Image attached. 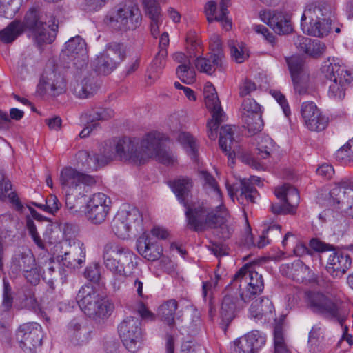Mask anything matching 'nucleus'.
Returning <instances> with one entry per match:
<instances>
[{
	"label": "nucleus",
	"instance_id": "1",
	"mask_svg": "<svg viewBox=\"0 0 353 353\" xmlns=\"http://www.w3.org/2000/svg\"><path fill=\"white\" fill-rule=\"evenodd\" d=\"M165 139V136L158 132L147 134L140 142L135 138L124 137L117 140L114 145L115 152L110 155L113 159L117 157L136 165L143 164L152 157L164 165H172L176 161L175 157L164 148Z\"/></svg>",
	"mask_w": 353,
	"mask_h": 353
},
{
	"label": "nucleus",
	"instance_id": "2",
	"mask_svg": "<svg viewBox=\"0 0 353 353\" xmlns=\"http://www.w3.org/2000/svg\"><path fill=\"white\" fill-rule=\"evenodd\" d=\"M334 14V7L330 3H310L302 14L301 28L305 33L313 37L327 36L331 31Z\"/></svg>",
	"mask_w": 353,
	"mask_h": 353
},
{
	"label": "nucleus",
	"instance_id": "3",
	"mask_svg": "<svg viewBox=\"0 0 353 353\" xmlns=\"http://www.w3.org/2000/svg\"><path fill=\"white\" fill-rule=\"evenodd\" d=\"M321 73L328 86L329 98L334 101L343 99L346 90L353 81L352 74L334 58H329L323 62Z\"/></svg>",
	"mask_w": 353,
	"mask_h": 353
},
{
	"label": "nucleus",
	"instance_id": "4",
	"mask_svg": "<svg viewBox=\"0 0 353 353\" xmlns=\"http://www.w3.org/2000/svg\"><path fill=\"white\" fill-rule=\"evenodd\" d=\"M103 258L106 268L114 274H123L130 277L137 270L134 253L116 243L109 242L105 244Z\"/></svg>",
	"mask_w": 353,
	"mask_h": 353
},
{
	"label": "nucleus",
	"instance_id": "5",
	"mask_svg": "<svg viewBox=\"0 0 353 353\" xmlns=\"http://www.w3.org/2000/svg\"><path fill=\"white\" fill-rule=\"evenodd\" d=\"M185 215L187 227L194 232H202L209 228H214L220 218L218 216L219 209L212 208L206 201H198L188 203Z\"/></svg>",
	"mask_w": 353,
	"mask_h": 353
},
{
	"label": "nucleus",
	"instance_id": "6",
	"mask_svg": "<svg viewBox=\"0 0 353 353\" xmlns=\"http://www.w3.org/2000/svg\"><path fill=\"white\" fill-rule=\"evenodd\" d=\"M24 32L28 30L31 32L36 44L41 47L43 44L51 43L56 37L54 29H48L43 15L36 8H30L26 14L23 21H21Z\"/></svg>",
	"mask_w": 353,
	"mask_h": 353
},
{
	"label": "nucleus",
	"instance_id": "7",
	"mask_svg": "<svg viewBox=\"0 0 353 353\" xmlns=\"http://www.w3.org/2000/svg\"><path fill=\"white\" fill-rule=\"evenodd\" d=\"M234 285H239V292L250 301L261 294L264 288L263 276L252 270L248 264L243 265L235 274L232 281Z\"/></svg>",
	"mask_w": 353,
	"mask_h": 353
},
{
	"label": "nucleus",
	"instance_id": "8",
	"mask_svg": "<svg viewBox=\"0 0 353 353\" xmlns=\"http://www.w3.org/2000/svg\"><path fill=\"white\" fill-rule=\"evenodd\" d=\"M125 48L123 44L110 43L105 50L94 59L92 65L99 74H109L125 59Z\"/></svg>",
	"mask_w": 353,
	"mask_h": 353
},
{
	"label": "nucleus",
	"instance_id": "9",
	"mask_svg": "<svg viewBox=\"0 0 353 353\" xmlns=\"http://www.w3.org/2000/svg\"><path fill=\"white\" fill-rule=\"evenodd\" d=\"M119 336L125 348L131 352H137L141 348L143 334L139 318L128 316L118 326Z\"/></svg>",
	"mask_w": 353,
	"mask_h": 353
},
{
	"label": "nucleus",
	"instance_id": "10",
	"mask_svg": "<svg viewBox=\"0 0 353 353\" xmlns=\"http://www.w3.org/2000/svg\"><path fill=\"white\" fill-rule=\"evenodd\" d=\"M142 216L139 210L134 207H123L121 208L113 219L111 228L116 236L121 239L129 236V232L133 228L140 226Z\"/></svg>",
	"mask_w": 353,
	"mask_h": 353
},
{
	"label": "nucleus",
	"instance_id": "11",
	"mask_svg": "<svg viewBox=\"0 0 353 353\" xmlns=\"http://www.w3.org/2000/svg\"><path fill=\"white\" fill-rule=\"evenodd\" d=\"M42 327L34 322L24 323L16 332V340L24 353H36L42 345Z\"/></svg>",
	"mask_w": 353,
	"mask_h": 353
},
{
	"label": "nucleus",
	"instance_id": "12",
	"mask_svg": "<svg viewBox=\"0 0 353 353\" xmlns=\"http://www.w3.org/2000/svg\"><path fill=\"white\" fill-rule=\"evenodd\" d=\"M59 179L63 191L70 194H83L85 186L92 185L96 183L92 176L81 173L71 167L61 170Z\"/></svg>",
	"mask_w": 353,
	"mask_h": 353
},
{
	"label": "nucleus",
	"instance_id": "13",
	"mask_svg": "<svg viewBox=\"0 0 353 353\" xmlns=\"http://www.w3.org/2000/svg\"><path fill=\"white\" fill-rule=\"evenodd\" d=\"M329 204L353 217V188L348 181H341L335 184L330 192Z\"/></svg>",
	"mask_w": 353,
	"mask_h": 353
},
{
	"label": "nucleus",
	"instance_id": "14",
	"mask_svg": "<svg viewBox=\"0 0 353 353\" xmlns=\"http://www.w3.org/2000/svg\"><path fill=\"white\" fill-rule=\"evenodd\" d=\"M305 296L307 305L313 312L328 319L339 316L337 305L327 296L316 292H307Z\"/></svg>",
	"mask_w": 353,
	"mask_h": 353
},
{
	"label": "nucleus",
	"instance_id": "15",
	"mask_svg": "<svg viewBox=\"0 0 353 353\" xmlns=\"http://www.w3.org/2000/svg\"><path fill=\"white\" fill-rule=\"evenodd\" d=\"M247 302L248 301L243 296V294L239 292L230 291V288H228L227 292L223 298L220 309L222 321L227 324L230 323L237 312L245 307Z\"/></svg>",
	"mask_w": 353,
	"mask_h": 353
},
{
	"label": "nucleus",
	"instance_id": "16",
	"mask_svg": "<svg viewBox=\"0 0 353 353\" xmlns=\"http://www.w3.org/2000/svg\"><path fill=\"white\" fill-rule=\"evenodd\" d=\"M110 203V200L105 194H94L87 203L86 216L94 224L101 223L109 213Z\"/></svg>",
	"mask_w": 353,
	"mask_h": 353
},
{
	"label": "nucleus",
	"instance_id": "17",
	"mask_svg": "<svg viewBox=\"0 0 353 353\" xmlns=\"http://www.w3.org/2000/svg\"><path fill=\"white\" fill-rule=\"evenodd\" d=\"M254 184L263 185L261 178L256 176H252L249 180L243 179L241 180L238 187L226 185L228 195L232 199L236 196L239 203H243L244 200L247 202L254 203L257 195V191L253 186Z\"/></svg>",
	"mask_w": 353,
	"mask_h": 353
},
{
	"label": "nucleus",
	"instance_id": "18",
	"mask_svg": "<svg viewBox=\"0 0 353 353\" xmlns=\"http://www.w3.org/2000/svg\"><path fill=\"white\" fill-rule=\"evenodd\" d=\"M265 341V336L262 333L252 331L234 341L231 353H257Z\"/></svg>",
	"mask_w": 353,
	"mask_h": 353
},
{
	"label": "nucleus",
	"instance_id": "19",
	"mask_svg": "<svg viewBox=\"0 0 353 353\" xmlns=\"http://www.w3.org/2000/svg\"><path fill=\"white\" fill-rule=\"evenodd\" d=\"M242 114L244 123L250 132L255 134L263 126L261 105L252 99H245L242 103Z\"/></svg>",
	"mask_w": 353,
	"mask_h": 353
},
{
	"label": "nucleus",
	"instance_id": "20",
	"mask_svg": "<svg viewBox=\"0 0 353 353\" xmlns=\"http://www.w3.org/2000/svg\"><path fill=\"white\" fill-rule=\"evenodd\" d=\"M70 249L62 255H57L54 259L68 268L74 269L85 261V248L83 243L79 240H73L69 243Z\"/></svg>",
	"mask_w": 353,
	"mask_h": 353
},
{
	"label": "nucleus",
	"instance_id": "21",
	"mask_svg": "<svg viewBox=\"0 0 353 353\" xmlns=\"http://www.w3.org/2000/svg\"><path fill=\"white\" fill-rule=\"evenodd\" d=\"M63 56L68 57L74 65L83 68L87 63L88 54L86 43L79 36L71 38L65 43V48L63 51Z\"/></svg>",
	"mask_w": 353,
	"mask_h": 353
},
{
	"label": "nucleus",
	"instance_id": "22",
	"mask_svg": "<svg viewBox=\"0 0 353 353\" xmlns=\"http://www.w3.org/2000/svg\"><path fill=\"white\" fill-rule=\"evenodd\" d=\"M260 17L278 34H287L292 31L290 19L282 12L265 10L260 13Z\"/></svg>",
	"mask_w": 353,
	"mask_h": 353
},
{
	"label": "nucleus",
	"instance_id": "23",
	"mask_svg": "<svg viewBox=\"0 0 353 353\" xmlns=\"http://www.w3.org/2000/svg\"><path fill=\"white\" fill-rule=\"evenodd\" d=\"M114 115V112L110 108H94L88 110L84 113L87 125L79 133L81 138L88 137L91 132L99 127V121H105L111 119Z\"/></svg>",
	"mask_w": 353,
	"mask_h": 353
},
{
	"label": "nucleus",
	"instance_id": "24",
	"mask_svg": "<svg viewBox=\"0 0 353 353\" xmlns=\"http://www.w3.org/2000/svg\"><path fill=\"white\" fill-rule=\"evenodd\" d=\"M3 300L1 305V310L3 314H1V315L3 316L1 319L0 318V335H1L2 339L9 342L11 336L10 325L6 321H2L1 319H6L8 318V312L12 307L13 297L12 294V288L9 282L6 279H3Z\"/></svg>",
	"mask_w": 353,
	"mask_h": 353
},
{
	"label": "nucleus",
	"instance_id": "25",
	"mask_svg": "<svg viewBox=\"0 0 353 353\" xmlns=\"http://www.w3.org/2000/svg\"><path fill=\"white\" fill-rule=\"evenodd\" d=\"M137 250L143 257L151 261L158 260L163 254L162 246L145 233L137 239Z\"/></svg>",
	"mask_w": 353,
	"mask_h": 353
},
{
	"label": "nucleus",
	"instance_id": "26",
	"mask_svg": "<svg viewBox=\"0 0 353 353\" xmlns=\"http://www.w3.org/2000/svg\"><path fill=\"white\" fill-rule=\"evenodd\" d=\"M229 6V0H221L219 3V10H217L216 5L214 1H208L206 3L205 10L208 21H220L223 27L228 30L232 28V22L228 18V7Z\"/></svg>",
	"mask_w": 353,
	"mask_h": 353
},
{
	"label": "nucleus",
	"instance_id": "27",
	"mask_svg": "<svg viewBox=\"0 0 353 353\" xmlns=\"http://www.w3.org/2000/svg\"><path fill=\"white\" fill-rule=\"evenodd\" d=\"M34 256L30 250L21 248L16 250L12 255L10 270L15 274L27 272L28 269L35 265Z\"/></svg>",
	"mask_w": 353,
	"mask_h": 353
},
{
	"label": "nucleus",
	"instance_id": "28",
	"mask_svg": "<svg viewBox=\"0 0 353 353\" xmlns=\"http://www.w3.org/2000/svg\"><path fill=\"white\" fill-rule=\"evenodd\" d=\"M350 256L343 252H334L329 256L327 270L333 277H341L351 267Z\"/></svg>",
	"mask_w": 353,
	"mask_h": 353
},
{
	"label": "nucleus",
	"instance_id": "29",
	"mask_svg": "<svg viewBox=\"0 0 353 353\" xmlns=\"http://www.w3.org/2000/svg\"><path fill=\"white\" fill-rule=\"evenodd\" d=\"M79 163L86 170H97L98 168L108 164L113 160L111 155L97 154L88 150H81L77 154Z\"/></svg>",
	"mask_w": 353,
	"mask_h": 353
},
{
	"label": "nucleus",
	"instance_id": "30",
	"mask_svg": "<svg viewBox=\"0 0 353 353\" xmlns=\"http://www.w3.org/2000/svg\"><path fill=\"white\" fill-rule=\"evenodd\" d=\"M219 143L229 161H231V163H234L239 145L234 139V130L230 125H223L221 128Z\"/></svg>",
	"mask_w": 353,
	"mask_h": 353
},
{
	"label": "nucleus",
	"instance_id": "31",
	"mask_svg": "<svg viewBox=\"0 0 353 353\" xmlns=\"http://www.w3.org/2000/svg\"><path fill=\"white\" fill-rule=\"evenodd\" d=\"M222 55L220 53H211L208 58L198 57L194 65L199 72L211 75L216 69L222 67Z\"/></svg>",
	"mask_w": 353,
	"mask_h": 353
},
{
	"label": "nucleus",
	"instance_id": "32",
	"mask_svg": "<svg viewBox=\"0 0 353 353\" xmlns=\"http://www.w3.org/2000/svg\"><path fill=\"white\" fill-rule=\"evenodd\" d=\"M275 195L278 199L285 202L290 209L288 211L292 212L293 214L296 212L300 199L296 188L290 185L285 184L275 190Z\"/></svg>",
	"mask_w": 353,
	"mask_h": 353
},
{
	"label": "nucleus",
	"instance_id": "33",
	"mask_svg": "<svg viewBox=\"0 0 353 353\" xmlns=\"http://www.w3.org/2000/svg\"><path fill=\"white\" fill-rule=\"evenodd\" d=\"M123 12L125 15L126 30H132L139 27L142 21V16L138 6L133 1L123 3Z\"/></svg>",
	"mask_w": 353,
	"mask_h": 353
},
{
	"label": "nucleus",
	"instance_id": "34",
	"mask_svg": "<svg viewBox=\"0 0 353 353\" xmlns=\"http://www.w3.org/2000/svg\"><path fill=\"white\" fill-rule=\"evenodd\" d=\"M94 77L87 71L82 72V79L77 81L74 85V92L79 98H88L97 90Z\"/></svg>",
	"mask_w": 353,
	"mask_h": 353
},
{
	"label": "nucleus",
	"instance_id": "35",
	"mask_svg": "<svg viewBox=\"0 0 353 353\" xmlns=\"http://www.w3.org/2000/svg\"><path fill=\"white\" fill-rule=\"evenodd\" d=\"M170 187L179 201L183 205H186L189 203L188 198L192 188V180L188 177L179 178L171 182Z\"/></svg>",
	"mask_w": 353,
	"mask_h": 353
},
{
	"label": "nucleus",
	"instance_id": "36",
	"mask_svg": "<svg viewBox=\"0 0 353 353\" xmlns=\"http://www.w3.org/2000/svg\"><path fill=\"white\" fill-rule=\"evenodd\" d=\"M274 310L272 301L267 297L254 300L250 307V314L254 319H261L271 315Z\"/></svg>",
	"mask_w": 353,
	"mask_h": 353
},
{
	"label": "nucleus",
	"instance_id": "37",
	"mask_svg": "<svg viewBox=\"0 0 353 353\" xmlns=\"http://www.w3.org/2000/svg\"><path fill=\"white\" fill-rule=\"evenodd\" d=\"M124 15L123 4H120L118 8L108 13L104 19V22L108 26L115 30L127 31Z\"/></svg>",
	"mask_w": 353,
	"mask_h": 353
},
{
	"label": "nucleus",
	"instance_id": "38",
	"mask_svg": "<svg viewBox=\"0 0 353 353\" xmlns=\"http://www.w3.org/2000/svg\"><path fill=\"white\" fill-rule=\"evenodd\" d=\"M216 209H219L218 216L220 218V220L214 228H219L218 235L221 239L224 240L228 239L234 231V225L227 220V212L222 204L217 205Z\"/></svg>",
	"mask_w": 353,
	"mask_h": 353
},
{
	"label": "nucleus",
	"instance_id": "39",
	"mask_svg": "<svg viewBox=\"0 0 353 353\" xmlns=\"http://www.w3.org/2000/svg\"><path fill=\"white\" fill-rule=\"evenodd\" d=\"M23 32L21 21L15 19L0 31V41L4 43H11Z\"/></svg>",
	"mask_w": 353,
	"mask_h": 353
},
{
	"label": "nucleus",
	"instance_id": "40",
	"mask_svg": "<svg viewBox=\"0 0 353 353\" xmlns=\"http://www.w3.org/2000/svg\"><path fill=\"white\" fill-rule=\"evenodd\" d=\"M178 303L175 299H170L161 304L158 309V316L169 326L174 324V316Z\"/></svg>",
	"mask_w": 353,
	"mask_h": 353
},
{
	"label": "nucleus",
	"instance_id": "41",
	"mask_svg": "<svg viewBox=\"0 0 353 353\" xmlns=\"http://www.w3.org/2000/svg\"><path fill=\"white\" fill-rule=\"evenodd\" d=\"M203 93L205 105L207 108L212 112V113H214V112L224 113L221 108L220 101L216 89L211 83L208 82L205 83Z\"/></svg>",
	"mask_w": 353,
	"mask_h": 353
},
{
	"label": "nucleus",
	"instance_id": "42",
	"mask_svg": "<svg viewBox=\"0 0 353 353\" xmlns=\"http://www.w3.org/2000/svg\"><path fill=\"white\" fill-rule=\"evenodd\" d=\"M199 176L203 180V185L209 194H212V196L222 204V194L221 190L216 181L215 179L207 171L202 170L199 172Z\"/></svg>",
	"mask_w": 353,
	"mask_h": 353
},
{
	"label": "nucleus",
	"instance_id": "43",
	"mask_svg": "<svg viewBox=\"0 0 353 353\" xmlns=\"http://www.w3.org/2000/svg\"><path fill=\"white\" fill-rule=\"evenodd\" d=\"M286 62L292 79H296L304 74H309L304 59L300 56L294 55L286 58Z\"/></svg>",
	"mask_w": 353,
	"mask_h": 353
},
{
	"label": "nucleus",
	"instance_id": "44",
	"mask_svg": "<svg viewBox=\"0 0 353 353\" xmlns=\"http://www.w3.org/2000/svg\"><path fill=\"white\" fill-rule=\"evenodd\" d=\"M291 272L294 279L301 283L309 281L314 275L310 268L300 260H296L291 264Z\"/></svg>",
	"mask_w": 353,
	"mask_h": 353
},
{
	"label": "nucleus",
	"instance_id": "45",
	"mask_svg": "<svg viewBox=\"0 0 353 353\" xmlns=\"http://www.w3.org/2000/svg\"><path fill=\"white\" fill-rule=\"evenodd\" d=\"M88 330L82 328L75 321H72L68 327V335L74 345H81L88 341Z\"/></svg>",
	"mask_w": 353,
	"mask_h": 353
},
{
	"label": "nucleus",
	"instance_id": "46",
	"mask_svg": "<svg viewBox=\"0 0 353 353\" xmlns=\"http://www.w3.org/2000/svg\"><path fill=\"white\" fill-rule=\"evenodd\" d=\"M52 263L53 261H50L48 267L43 271V279L51 289H54V283L59 280L63 283L65 281V276H63V271L60 269L59 265H57L56 268Z\"/></svg>",
	"mask_w": 353,
	"mask_h": 353
},
{
	"label": "nucleus",
	"instance_id": "47",
	"mask_svg": "<svg viewBox=\"0 0 353 353\" xmlns=\"http://www.w3.org/2000/svg\"><path fill=\"white\" fill-rule=\"evenodd\" d=\"M98 292L91 285H85L81 288L77 295V302L83 312L86 307L90 304L93 299L96 298Z\"/></svg>",
	"mask_w": 353,
	"mask_h": 353
},
{
	"label": "nucleus",
	"instance_id": "48",
	"mask_svg": "<svg viewBox=\"0 0 353 353\" xmlns=\"http://www.w3.org/2000/svg\"><path fill=\"white\" fill-rule=\"evenodd\" d=\"M228 45L231 56L236 63H241L248 58L249 54L243 43L230 41Z\"/></svg>",
	"mask_w": 353,
	"mask_h": 353
},
{
	"label": "nucleus",
	"instance_id": "49",
	"mask_svg": "<svg viewBox=\"0 0 353 353\" xmlns=\"http://www.w3.org/2000/svg\"><path fill=\"white\" fill-rule=\"evenodd\" d=\"M55 77L56 74L54 72L50 73L49 77L43 74L39 85L42 87L45 90L50 89L51 91L54 92V94H59L63 90V87L61 85L63 83H59V82L54 83V81L52 80V77Z\"/></svg>",
	"mask_w": 353,
	"mask_h": 353
},
{
	"label": "nucleus",
	"instance_id": "50",
	"mask_svg": "<svg viewBox=\"0 0 353 353\" xmlns=\"http://www.w3.org/2000/svg\"><path fill=\"white\" fill-rule=\"evenodd\" d=\"M314 116L310 119L311 121H307L305 123L306 127L311 131L320 132L324 130L328 125V117L323 114L321 111L316 112Z\"/></svg>",
	"mask_w": 353,
	"mask_h": 353
},
{
	"label": "nucleus",
	"instance_id": "51",
	"mask_svg": "<svg viewBox=\"0 0 353 353\" xmlns=\"http://www.w3.org/2000/svg\"><path fill=\"white\" fill-rule=\"evenodd\" d=\"M179 142L187 150L192 158H196L197 143L194 137L188 132H181L178 136Z\"/></svg>",
	"mask_w": 353,
	"mask_h": 353
},
{
	"label": "nucleus",
	"instance_id": "52",
	"mask_svg": "<svg viewBox=\"0 0 353 353\" xmlns=\"http://www.w3.org/2000/svg\"><path fill=\"white\" fill-rule=\"evenodd\" d=\"M178 78L186 84H191L195 81L196 72L192 65H179L176 70Z\"/></svg>",
	"mask_w": 353,
	"mask_h": 353
},
{
	"label": "nucleus",
	"instance_id": "53",
	"mask_svg": "<svg viewBox=\"0 0 353 353\" xmlns=\"http://www.w3.org/2000/svg\"><path fill=\"white\" fill-rule=\"evenodd\" d=\"M281 225L278 224H272L264 229L261 235L259 236V239L257 241L256 246L259 248H263L265 245L270 243L269 239L270 234H274L275 236H278L281 234Z\"/></svg>",
	"mask_w": 353,
	"mask_h": 353
},
{
	"label": "nucleus",
	"instance_id": "54",
	"mask_svg": "<svg viewBox=\"0 0 353 353\" xmlns=\"http://www.w3.org/2000/svg\"><path fill=\"white\" fill-rule=\"evenodd\" d=\"M212 114V119L207 125L208 128V135L210 139L214 140L217 136L219 125L224 121L225 115L224 113H219L218 112Z\"/></svg>",
	"mask_w": 353,
	"mask_h": 353
},
{
	"label": "nucleus",
	"instance_id": "55",
	"mask_svg": "<svg viewBox=\"0 0 353 353\" xmlns=\"http://www.w3.org/2000/svg\"><path fill=\"white\" fill-rule=\"evenodd\" d=\"M96 316L99 319L108 318L114 310V305L105 297L103 296L96 307Z\"/></svg>",
	"mask_w": 353,
	"mask_h": 353
},
{
	"label": "nucleus",
	"instance_id": "56",
	"mask_svg": "<svg viewBox=\"0 0 353 353\" xmlns=\"http://www.w3.org/2000/svg\"><path fill=\"white\" fill-rule=\"evenodd\" d=\"M143 5L146 14L150 19L163 17L161 8L156 0H143Z\"/></svg>",
	"mask_w": 353,
	"mask_h": 353
},
{
	"label": "nucleus",
	"instance_id": "57",
	"mask_svg": "<svg viewBox=\"0 0 353 353\" xmlns=\"http://www.w3.org/2000/svg\"><path fill=\"white\" fill-rule=\"evenodd\" d=\"M26 228L28 230L32 240L37 245V247L41 250H45V243L40 238L39 233L37 232V227L33 221L32 219L30 216H27L26 219Z\"/></svg>",
	"mask_w": 353,
	"mask_h": 353
},
{
	"label": "nucleus",
	"instance_id": "58",
	"mask_svg": "<svg viewBox=\"0 0 353 353\" xmlns=\"http://www.w3.org/2000/svg\"><path fill=\"white\" fill-rule=\"evenodd\" d=\"M22 305L23 307L32 310L36 313L41 311L39 304L35 297L34 292L32 290H28L25 292Z\"/></svg>",
	"mask_w": 353,
	"mask_h": 353
},
{
	"label": "nucleus",
	"instance_id": "59",
	"mask_svg": "<svg viewBox=\"0 0 353 353\" xmlns=\"http://www.w3.org/2000/svg\"><path fill=\"white\" fill-rule=\"evenodd\" d=\"M321 110L317 108L316 105L313 102H305L301 105V112L302 117L306 123L310 120L316 112H319Z\"/></svg>",
	"mask_w": 353,
	"mask_h": 353
},
{
	"label": "nucleus",
	"instance_id": "60",
	"mask_svg": "<svg viewBox=\"0 0 353 353\" xmlns=\"http://www.w3.org/2000/svg\"><path fill=\"white\" fill-rule=\"evenodd\" d=\"M326 46L324 43L318 39H312L307 54L313 58H319L324 54Z\"/></svg>",
	"mask_w": 353,
	"mask_h": 353
},
{
	"label": "nucleus",
	"instance_id": "61",
	"mask_svg": "<svg viewBox=\"0 0 353 353\" xmlns=\"http://www.w3.org/2000/svg\"><path fill=\"white\" fill-rule=\"evenodd\" d=\"M264 141L265 143H268V146H263V143H257V150L262 159L270 157L275 150V143L270 137L264 136Z\"/></svg>",
	"mask_w": 353,
	"mask_h": 353
},
{
	"label": "nucleus",
	"instance_id": "62",
	"mask_svg": "<svg viewBox=\"0 0 353 353\" xmlns=\"http://www.w3.org/2000/svg\"><path fill=\"white\" fill-rule=\"evenodd\" d=\"M294 88L299 94H305L307 92L309 74H304L296 79H292Z\"/></svg>",
	"mask_w": 353,
	"mask_h": 353
},
{
	"label": "nucleus",
	"instance_id": "63",
	"mask_svg": "<svg viewBox=\"0 0 353 353\" xmlns=\"http://www.w3.org/2000/svg\"><path fill=\"white\" fill-rule=\"evenodd\" d=\"M22 274L26 281L33 285H37L40 281L41 274L37 263L31 268L28 269L27 272H23Z\"/></svg>",
	"mask_w": 353,
	"mask_h": 353
},
{
	"label": "nucleus",
	"instance_id": "64",
	"mask_svg": "<svg viewBox=\"0 0 353 353\" xmlns=\"http://www.w3.org/2000/svg\"><path fill=\"white\" fill-rule=\"evenodd\" d=\"M101 267L98 263H93L88 265L84 272L86 279L94 283L99 282L101 277Z\"/></svg>",
	"mask_w": 353,
	"mask_h": 353
}]
</instances>
